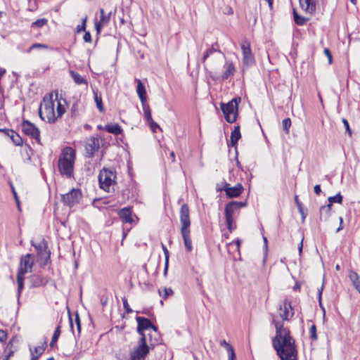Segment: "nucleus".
I'll list each match as a JSON object with an SVG mask.
<instances>
[{"label": "nucleus", "instance_id": "obj_5", "mask_svg": "<svg viewBox=\"0 0 360 360\" xmlns=\"http://www.w3.org/2000/svg\"><path fill=\"white\" fill-rule=\"evenodd\" d=\"M241 102L239 96L234 97L228 103H221L220 108L226 121L229 123H234L238 115V105Z\"/></svg>", "mask_w": 360, "mask_h": 360}, {"label": "nucleus", "instance_id": "obj_59", "mask_svg": "<svg viewBox=\"0 0 360 360\" xmlns=\"http://www.w3.org/2000/svg\"><path fill=\"white\" fill-rule=\"evenodd\" d=\"M303 240H304V237H302V240H301V242L299 244V246H298V251H299V255L300 256H301L302 253V250H303Z\"/></svg>", "mask_w": 360, "mask_h": 360}, {"label": "nucleus", "instance_id": "obj_46", "mask_svg": "<svg viewBox=\"0 0 360 360\" xmlns=\"http://www.w3.org/2000/svg\"><path fill=\"white\" fill-rule=\"evenodd\" d=\"M65 109L64 106L60 102H58V106H57L58 116L56 117L57 118L60 117L65 113Z\"/></svg>", "mask_w": 360, "mask_h": 360}, {"label": "nucleus", "instance_id": "obj_57", "mask_svg": "<svg viewBox=\"0 0 360 360\" xmlns=\"http://www.w3.org/2000/svg\"><path fill=\"white\" fill-rule=\"evenodd\" d=\"M86 28V19L83 20V22L81 25H77V32L85 31Z\"/></svg>", "mask_w": 360, "mask_h": 360}, {"label": "nucleus", "instance_id": "obj_62", "mask_svg": "<svg viewBox=\"0 0 360 360\" xmlns=\"http://www.w3.org/2000/svg\"><path fill=\"white\" fill-rule=\"evenodd\" d=\"M12 191H13V195H14V198H15V200L18 205V207H20V205H19V200L18 198V195H17V193L14 188L13 186H12Z\"/></svg>", "mask_w": 360, "mask_h": 360}, {"label": "nucleus", "instance_id": "obj_11", "mask_svg": "<svg viewBox=\"0 0 360 360\" xmlns=\"http://www.w3.org/2000/svg\"><path fill=\"white\" fill-rule=\"evenodd\" d=\"M81 198L82 192L76 188H72L70 192L61 195L62 202L70 207L79 203Z\"/></svg>", "mask_w": 360, "mask_h": 360}, {"label": "nucleus", "instance_id": "obj_4", "mask_svg": "<svg viewBox=\"0 0 360 360\" xmlns=\"http://www.w3.org/2000/svg\"><path fill=\"white\" fill-rule=\"evenodd\" d=\"M136 321L137 322V333L141 335V337H146L144 331L151 328L155 333L154 339H153L152 335L148 334L149 336V342L151 347H154L155 345H158L160 341V334L158 331V327L154 326L150 319L137 316L136 317Z\"/></svg>", "mask_w": 360, "mask_h": 360}, {"label": "nucleus", "instance_id": "obj_60", "mask_svg": "<svg viewBox=\"0 0 360 360\" xmlns=\"http://www.w3.org/2000/svg\"><path fill=\"white\" fill-rule=\"evenodd\" d=\"M314 193L317 195H319L321 193V186L319 184H317L314 186Z\"/></svg>", "mask_w": 360, "mask_h": 360}, {"label": "nucleus", "instance_id": "obj_61", "mask_svg": "<svg viewBox=\"0 0 360 360\" xmlns=\"http://www.w3.org/2000/svg\"><path fill=\"white\" fill-rule=\"evenodd\" d=\"M323 289V283L322 284L321 287L318 289V296H319V300L320 304H321Z\"/></svg>", "mask_w": 360, "mask_h": 360}, {"label": "nucleus", "instance_id": "obj_50", "mask_svg": "<svg viewBox=\"0 0 360 360\" xmlns=\"http://www.w3.org/2000/svg\"><path fill=\"white\" fill-rule=\"evenodd\" d=\"M342 122L345 127L346 131L348 133V134L351 136H352V129L349 127V124L347 119L342 118Z\"/></svg>", "mask_w": 360, "mask_h": 360}, {"label": "nucleus", "instance_id": "obj_43", "mask_svg": "<svg viewBox=\"0 0 360 360\" xmlns=\"http://www.w3.org/2000/svg\"><path fill=\"white\" fill-rule=\"evenodd\" d=\"M354 278H352V276H350L352 279L353 284L355 286L356 289L359 291L360 289V276H359L356 273H354Z\"/></svg>", "mask_w": 360, "mask_h": 360}, {"label": "nucleus", "instance_id": "obj_39", "mask_svg": "<svg viewBox=\"0 0 360 360\" xmlns=\"http://www.w3.org/2000/svg\"><path fill=\"white\" fill-rule=\"evenodd\" d=\"M74 323H75L77 331V338L80 336L81 334V321L79 318V315L77 312L75 313V320L73 321Z\"/></svg>", "mask_w": 360, "mask_h": 360}, {"label": "nucleus", "instance_id": "obj_13", "mask_svg": "<svg viewBox=\"0 0 360 360\" xmlns=\"http://www.w3.org/2000/svg\"><path fill=\"white\" fill-rule=\"evenodd\" d=\"M236 210L233 205L231 204V202H228L224 208L226 224L230 232H232L235 229L233 226V213Z\"/></svg>", "mask_w": 360, "mask_h": 360}, {"label": "nucleus", "instance_id": "obj_38", "mask_svg": "<svg viewBox=\"0 0 360 360\" xmlns=\"http://www.w3.org/2000/svg\"><path fill=\"white\" fill-rule=\"evenodd\" d=\"M328 200L329 202L328 204H331V205H333V203L342 204V195L340 194V193H338L334 196H330L328 198Z\"/></svg>", "mask_w": 360, "mask_h": 360}, {"label": "nucleus", "instance_id": "obj_44", "mask_svg": "<svg viewBox=\"0 0 360 360\" xmlns=\"http://www.w3.org/2000/svg\"><path fill=\"white\" fill-rule=\"evenodd\" d=\"M283 129L286 132H289V129L291 126V120L290 118H285L282 122Z\"/></svg>", "mask_w": 360, "mask_h": 360}, {"label": "nucleus", "instance_id": "obj_37", "mask_svg": "<svg viewBox=\"0 0 360 360\" xmlns=\"http://www.w3.org/2000/svg\"><path fill=\"white\" fill-rule=\"evenodd\" d=\"M121 196L122 201L126 202L133 197V193L130 191L129 188H126L125 189L122 191Z\"/></svg>", "mask_w": 360, "mask_h": 360}, {"label": "nucleus", "instance_id": "obj_29", "mask_svg": "<svg viewBox=\"0 0 360 360\" xmlns=\"http://www.w3.org/2000/svg\"><path fill=\"white\" fill-rule=\"evenodd\" d=\"M94 101L96 104V107L100 112L104 110V106L103 104L101 94L98 92L97 89L93 90Z\"/></svg>", "mask_w": 360, "mask_h": 360}, {"label": "nucleus", "instance_id": "obj_45", "mask_svg": "<svg viewBox=\"0 0 360 360\" xmlns=\"http://www.w3.org/2000/svg\"><path fill=\"white\" fill-rule=\"evenodd\" d=\"M46 22H47V20L46 19L41 18V19L37 20L36 21L32 22V26L33 27H41L44 25H46Z\"/></svg>", "mask_w": 360, "mask_h": 360}, {"label": "nucleus", "instance_id": "obj_55", "mask_svg": "<svg viewBox=\"0 0 360 360\" xmlns=\"http://www.w3.org/2000/svg\"><path fill=\"white\" fill-rule=\"evenodd\" d=\"M295 202L297 207L298 211L301 212L302 208H303L302 203L300 201L298 195H295L294 197Z\"/></svg>", "mask_w": 360, "mask_h": 360}, {"label": "nucleus", "instance_id": "obj_36", "mask_svg": "<svg viewBox=\"0 0 360 360\" xmlns=\"http://www.w3.org/2000/svg\"><path fill=\"white\" fill-rule=\"evenodd\" d=\"M293 18L295 22L298 25H304L307 21V18L299 15L295 9L293 10Z\"/></svg>", "mask_w": 360, "mask_h": 360}, {"label": "nucleus", "instance_id": "obj_32", "mask_svg": "<svg viewBox=\"0 0 360 360\" xmlns=\"http://www.w3.org/2000/svg\"><path fill=\"white\" fill-rule=\"evenodd\" d=\"M16 340L15 338H13L11 339L5 349V352H7V354L4 356L5 359H7V360L9 359L11 356H12L16 350V349H13V342Z\"/></svg>", "mask_w": 360, "mask_h": 360}, {"label": "nucleus", "instance_id": "obj_23", "mask_svg": "<svg viewBox=\"0 0 360 360\" xmlns=\"http://www.w3.org/2000/svg\"><path fill=\"white\" fill-rule=\"evenodd\" d=\"M241 138L240 131V126L237 125L234 127V129L231 134L230 143H228L229 146L234 147L236 148L238 141Z\"/></svg>", "mask_w": 360, "mask_h": 360}, {"label": "nucleus", "instance_id": "obj_48", "mask_svg": "<svg viewBox=\"0 0 360 360\" xmlns=\"http://www.w3.org/2000/svg\"><path fill=\"white\" fill-rule=\"evenodd\" d=\"M45 348L44 346H38L34 348L33 351L34 354L36 353L35 356H38V358L43 354Z\"/></svg>", "mask_w": 360, "mask_h": 360}, {"label": "nucleus", "instance_id": "obj_1", "mask_svg": "<svg viewBox=\"0 0 360 360\" xmlns=\"http://www.w3.org/2000/svg\"><path fill=\"white\" fill-rule=\"evenodd\" d=\"M272 324L276 328V335L272 338V346L281 360H296L297 349L295 341L283 323L275 319L272 314Z\"/></svg>", "mask_w": 360, "mask_h": 360}, {"label": "nucleus", "instance_id": "obj_28", "mask_svg": "<svg viewBox=\"0 0 360 360\" xmlns=\"http://www.w3.org/2000/svg\"><path fill=\"white\" fill-rule=\"evenodd\" d=\"M332 205L328 204L326 205H322L320 207V219H323L326 221L330 216V210H331Z\"/></svg>", "mask_w": 360, "mask_h": 360}, {"label": "nucleus", "instance_id": "obj_64", "mask_svg": "<svg viewBox=\"0 0 360 360\" xmlns=\"http://www.w3.org/2000/svg\"><path fill=\"white\" fill-rule=\"evenodd\" d=\"M299 212L302 216V221H304L306 218L307 214L304 213L303 208H302L301 212Z\"/></svg>", "mask_w": 360, "mask_h": 360}, {"label": "nucleus", "instance_id": "obj_19", "mask_svg": "<svg viewBox=\"0 0 360 360\" xmlns=\"http://www.w3.org/2000/svg\"><path fill=\"white\" fill-rule=\"evenodd\" d=\"M223 68L224 72L221 75L222 80L228 79L229 77L233 76L236 72L234 65L231 61H226Z\"/></svg>", "mask_w": 360, "mask_h": 360}, {"label": "nucleus", "instance_id": "obj_35", "mask_svg": "<svg viewBox=\"0 0 360 360\" xmlns=\"http://www.w3.org/2000/svg\"><path fill=\"white\" fill-rule=\"evenodd\" d=\"M143 113H144V117L146 122L152 121V115H151V111L150 106L147 101H145L143 103H141Z\"/></svg>", "mask_w": 360, "mask_h": 360}, {"label": "nucleus", "instance_id": "obj_25", "mask_svg": "<svg viewBox=\"0 0 360 360\" xmlns=\"http://www.w3.org/2000/svg\"><path fill=\"white\" fill-rule=\"evenodd\" d=\"M214 46H218L217 43H215L212 47L209 48L205 53L202 58V63H205L208 57L214 53H218L221 58H225V55L220 51L219 48H215Z\"/></svg>", "mask_w": 360, "mask_h": 360}, {"label": "nucleus", "instance_id": "obj_42", "mask_svg": "<svg viewBox=\"0 0 360 360\" xmlns=\"http://www.w3.org/2000/svg\"><path fill=\"white\" fill-rule=\"evenodd\" d=\"M309 335L310 338L313 341H316L318 339V335L316 333V326L315 324H312L311 326L309 328Z\"/></svg>", "mask_w": 360, "mask_h": 360}, {"label": "nucleus", "instance_id": "obj_20", "mask_svg": "<svg viewBox=\"0 0 360 360\" xmlns=\"http://www.w3.org/2000/svg\"><path fill=\"white\" fill-rule=\"evenodd\" d=\"M289 309H291L290 317L294 315L293 309L291 305V302L287 300L284 301L283 305L279 306V310L283 311V313L280 314V316L283 319V321H288L289 320Z\"/></svg>", "mask_w": 360, "mask_h": 360}, {"label": "nucleus", "instance_id": "obj_47", "mask_svg": "<svg viewBox=\"0 0 360 360\" xmlns=\"http://www.w3.org/2000/svg\"><path fill=\"white\" fill-rule=\"evenodd\" d=\"M122 302H123V307H124L125 311L127 314L131 313L133 311V310L131 309L130 306L129 305L126 297L122 298Z\"/></svg>", "mask_w": 360, "mask_h": 360}, {"label": "nucleus", "instance_id": "obj_8", "mask_svg": "<svg viewBox=\"0 0 360 360\" xmlns=\"http://www.w3.org/2000/svg\"><path fill=\"white\" fill-rule=\"evenodd\" d=\"M150 347L147 344V338L143 335L140 338L137 346L131 352L130 360H146Z\"/></svg>", "mask_w": 360, "mask_h": 360}, {"label": "nucleus", "instance_id": "obj_24", "mask_svg": "<svg viewBox=\"0 0 360 360\" xmlns=\"http://www.w3.org/2000/svg\"><path fill=\"white\" fill-rule=\"evenodd\" d=\"M317 0H300L301 7L307 12L312 13L316 11Z\"/></svg>", "mask_w": 360, "mask_h": 360}, {"label": "nucleus", "instance_id": "obj_7", "mask_svg": "<svg viewBox=\"0 0 360 360\" xmlns=\"http://www.w3.org/2000/svg\"><path fill=\"white\" fill-rule=\"evenodd\" d=\"M39 115L42 120H47L49 123H53L57 120L54 112V103L51 98H44L43 103L41 104L39 109Z\"/></svg>", "mask_w": 360, "mask_h": 360}, {"label": "nucleus", "instance_id": "obj_9", "mask_svg": "<svg viewBox=\"0 0 360 360\" xmlns=\"http://www.w3.org/2000/svg\"><path fill=\"white\" fill-rule=\"evenodd\" d=\"M222 184L223 186H219V184H217V192L224 191L226 195L229 198H234L239 197L244 190V188L241 184H238L235 186H231L229 184L224 181V182H222Z\"/></svg>", "mask_w": 360, "mask_h": 360}, {"label": "nucleus", "instance_id": "obj_17", "mask_svg": "<svg viewBox=\"0 0 360 360\" xmlns=\"http://www.w3.org/2000/svg\"><path fill=\"white\" fill-rule=\"evenodd\" d=\"M29 282L30 283V288H38L40 286L45 285L47 283L46 279L39 275V274H33L28 278Z\"/></svg>", "mask_w": 360, "mask_h": 360}, {"label": "nucleus", "instance_id": "obj_58", "mask_svg": "<svg viewBox=\"0 0 360 360\" xmlns=\"http://www.w3.org/2000/svg\"><path fill=\"white\" fill-rule=\"evenodd\" d=\"M83 39L85 42H91V35L90 32H85Z\"/></svg>", "mask_w": 360, "mask_h": 360}, {"label": "nucleus", "instance_id": "obj_27", "mask_svg": "<svg viewBox=\"0 0 360 360\" xmlns=\"http://www.w3.org/2000/svg\"><path fill=\"white\" fill-rule=\"evenodd\" d=\"M104 130L114 135H119L122 133V129L118 124L110 123L104 126Z\"/></svg>", "mask_w": 360, "mask_h": 360}, {"label": "nucleus", "instance_id": "obj_3", "mask_svg": "<svg viewBox=\"0 0 360 360\" xmlns=\"http://www.w3.org/2000/svg\"><path fill=\"white\" fill-rule=\"evenodd\" d=\"M75 151L71 147L65 148L59 157L58 167L60 174L66 178L73 177Z\"/></svg>", "mask_w": 360, "mask_h": 360}, {"label": "nucleus", "instance_id": "obj_63", "mask_svg": "<svg viewBox=\"0 0 360 360\" xmlns=\"http://www.w3.org/2000/svg\"><path fill=\"white\" fill-rule=\"evenodd\" d=\"M30 351L31 356H32L31 360H37L38 356H35L32 348H30Z\"/></svg>", "mask_w": 360, "mask_h": 360}, {"label": "nucleus", "instance_id": "obj_56", "mask_svg": "<svg viewBox=\"0 0 360 360\" xmlns=\"http://www.w3.org/2000/svg\"><path fill=\"white\" fill-rule=\"evenodd\" d=\"M6 340H7V333L4 330L0 329V342H6Z\"/></svg>", "mask_w": 360, "mask_h": 360}, {"label": "nucleus", "instance_id": "obj_41", "mask_svg": "<svg viewBox=\"0 0 360 360\" xmlns=\"http://www.w3.org/2000/svg\"><path fill=\"white\" fill-rule=\"evenodd\" d=\"M162 250H163V252H164V254H165V264L164 273H165V274H166L167 271V269H168L169 251H168L167 248L163 244L162 245Z\"/></svg>", "mask_w": 360, "mask_h": 360}, {"label": "nucleus", "instance_id": "obj_26", "mask_svg": "<svg viewBox=\"0 0 360 360\" xmlns=\"http://www.w3.org/2000/svg\"><path fill=\"white\" fill-rule=\"evenodd\" d=\"M6 136L10 137V139L15 146H18L22 145L23 141L22 137L13 129H8L7 131Z\"/></svg>", "mask_w": 360, "mask_h": 360}, {"label": "nucleus", "instance_id": "obj_31", "mask_svg": "<svg viewBox=\"0 0 360 360\" xmlns=\"http://www.w3.org/2000/svg\"><path fill=\"white\" fill-rule=\"evenodd\" d=\"M24 280H25V275H22V271H21V273H20V274H17V283H18L17 297H18V300L21 295L22 291L24 288Z\"/></svg>", "mask_w": 360, "mask_h": 360}, {"label": "nucleus", "instance_id": "obj_14", "mask_svg": "<svg viewBox=\"0 0 360 360\" xmlns=\"http://www.w3.org/2000/svg\"><path fill=\"white\" fill-rule=\"evenodd\" d=\"M241 49L243 53V64L250 66L255 63V58L252 53L250 44L245 41L241 44Z\"/></svg>", "mask_w": 360, "mask_h": 360}, {"label": "nucleus", "instance_id": "obj_15", "mask_svg": "<svg viewBox=\"0 0 360 360\" xmlns=\"http://www.w3.org/2000/svg\"><path fill=\"white\" fill-rule=\"evenodd\" d=\"M100 139L101 137L98 135L88 139L85 148L89 158L93 157L95 152L99 149Z\"/></svg>", "mask_w": 360, "mask_h": 360}, {"label": "nucleus", "instance_id": "obj_53", "mask_svg": "<svg viewBox=\"0 0 360 360\" xmlns=\"http://www.w3.org/2000/svg\"><path fill=\"white\" fill-rule=\"evenodd\" d=\"M147 123L150 126L151 130L154 132L156 131V129L160 128L159 125L155 122H154V120L153 119H152V121H148V122H147Z\"/></svg>", "mask_w": 360, "mask_h": 360}, {"label": "nucleus", "instance_id": "obj_10", "mask_svg": "<svg viewBox=\"0 0 360 360\" xmlns=\"http://www.w3.org/2000/svg\"><path fill=\"white\" fill-rule=\"evenodd\" d=\"M20 126L22 132L26 136L35 139L39 143H40V131L38 127L27 120H23Z\"/></svg>", "mask_w": 360, "mask_h": 360}, {"label": "nucleus", "instance_id": "obj_12", "mask_svg": "<svg viewBox=\"0 0 360 360\" xmlns=\"http://www.w3.org/2000/svg\"><path fill=\"white\" fill-rule=\"evenodd\" d=\"M33 255L32 254H27L20 257V265L17 274L22 271V275H25L27 272H31L34 265V261L32 260Z\"/></svg>", "mask_w": 360, "mask_h": 360}, {"label": "nucleus", "instance_id": "obj_2", "mask_svg": "<svg viewBox=\"0 0 360 360\" xmlns=\"http://www.w3.org/2000/svg\"><path fill=\"white\" fill-rule=\"evenodd\" d=\"M179 219L181 223V234L187 252L193 250L192 240L191 237V219L190 210L187 204L181 205L179 211Z\"/></svg>", "mask_w": 360, "mask_h": 360}, {"label": "nucleus", "instance_id": "obj_54", "mask_svg": "<svg viewBox=\"0 0 360 360\" xmlns=\"http://www.w3.org/2000/svg\"><path fill=\"white\" fill-rule=\"evenodd\" d=\"M323 52L328 59L329 64H331L333 62V57L330 51L328 48H326L324 49Z\"/></svg>", "mask_w": 360, "mask_h": 360}, {"label": "nucleus", "instance_id": "obj_52", "mask_svg": "<svg viewBox=\"0 0 360 360\" xmlns=\"http://www.w3.org/2000/svg\"><path fill=\"white\" fill-rule=\"evenodd\" d=\"M68 316H69V323H70V329L72 332V334L74 335L75 338H77V334L76 335L75 333V330H74V321H73V319L71 316V314L70 313V311L68 312Z\"/></svg>", "mask_w": 360, "mask_h": 360}, {"label": "nucleus", "instance_id": "obj_6", "mask_svg": "<svg viewBox=\"0 0 360 360\" xmlns=\"http://www.w3.org/2000/svg\"><path fill=\"white\" fill-rule=\"evenodd\" d=\"M116 172L112 169L103 167L98 174V183L101 189L110 192V188L115 184Z\"/></svg>", "mask_w": 360, "mask_h": 360}, {"label": "nucleus", "instance_id": "obj_18", "mask_svg": "<svg viewBox=\"0 0 360 360\" xmlns=\"http://www.w3.org/2000/svg\"><path fill=\"white\" fill-rule=\"evenodd\" d=\"M32 246L34 247L36 249L37 254L39 256H43L44 255H47L48 258L50 257V251L48 250V244L47 242L43 239L39 243L35 244L33 241H31Z\"/></svg>", "mask_w": 360, "mask_h": 360}, {"label": "nucleus", "instance_id": "obj_40", "mask_svg": "<svg viewBox=\"0 0 360 360\" xmlns=\"http://www.w3.org/2000/svg\"><path fill=\"white\" fill-rule=\"evenodd\" d=\"M158 292H159L160 296H161L164 300H166L169 295H172L173 294V290L170 288H165L163 290V293L162 292V291L160 290H158Z\"/></svg>", "mask_w": 360, "mask_h": 360}, {"label": "nucleus", "instance_id": "obj_16", "mask_svg": "<svg viewBox=\"0 0 360 360\" xmlns=\"http://www.w3.org/2000/svg\"><path fill=\"white\" fill-rule=\"evenodd\" d=\"M118 214L123 223L131 224L134 221L131 207H127L121 209L119 211Z\"/></svg>", "mask_w": 360, "mask_h": 360}, {"label": "nucleus", "instance_id": "obj_49", "mask_svg": "<svg viewBox=\"0 0 360 360\" xmlns=\"http://www.w3.org/2000/svg\"><path fill=\"white\" fill-rule=\"evenodd\" d=\"M60 328H61V326L60 325H58L56 329H55V331L53 333V335L52 336V339H53V340H58L59 337H60Z\"/></svg>", "mask_w": 360, "mask_h": 360}, {"label": "nucleus", "instance_id": "obj_34", "mask_svg": "<svg viewBox=\"0 0 360 360\" xmlns=\"http://www.w3.org/2000/svg\"><path fill=\"white\" fill-rule=\"evenodd\" d=\"M34 49H49L53 50V48L50 47L49 45L45 44L34 43L32 44L27 50L26 53H30Z\"/></svg>", "mask_w": 360, "mask_h": 360}, {"label": "nucleus", "instance_id": "obj_51", "mask_svg": "<svg viewBox=\"0 0 360 360\" xmlns=\"http://www.w3.org/2000/svg\"><path fill=\"white\" fill-rule=\"evenodd\" d=\"M231 204L238 210L240 207H245L247 205V202H238V201H231Z\"/></svg>", "mask_w": 360, "mask_h": 360}, {"label": "nucleus", "instance_id": "obj_33", "mask_svg": "<svg viewBox=\"0 0 360 360\" xmlns=\"http://www.w3.org/2000/svg\"><path fill=\"white\" fill-rule=\"evenodd\" d=\"M220 345L226 347L229 354V360H236V354L232 346L226 342L225 340L221 341Z\"/></svg>", "mask_w": 360, "mask_h": 360}, {"label": "nucleus", "instance_id": "obj_21", "mask_svg": "<svg viewBox=\"0 0 360 360\" xmlns=\"http://www.w3.org/2000/svg\"><path fill=\"white\" fill-rule=\"evenodd\" d=\"M137 84L136 92L141 103L147 101V94L144 84L139 79H135Z\"/></svg>", "mask_w": 360, "mask_h": 360}, {"label": "nucleus", "instance_id": "obj_22", "mask_svg": "<svg viewBox=\"0 0 360 360\" xmlns=\"http://www.w3.org/2000/svg\"><path fill=\"white\" fill-rule=\"evenodd\" d=\"M100 14V21L95 23V27L98 32L100 31L101 26L106 25L109 22L112 12L110 11L108 15H105L104 10L101 8Z\"/></svg>", "mask_w": 360, "mask_h": 360}, {"label": "nucleus", "instance_id": "obj_30", "mask_svg": "<svg viewBox=\"0 0 360 360\" xmlns=\"http://www.w3.org/2000/svg\"><path fill=\"white\" fill-rule=\"evenodd\" d=\"M69 72H70L71 77L72 78L74 82L77 85H81V84L87 85V84H88L87 81L78 72H77L74 70H70Z\"/></svg>", "mask_w": 360, "mask_h": 360}]
</instances>
